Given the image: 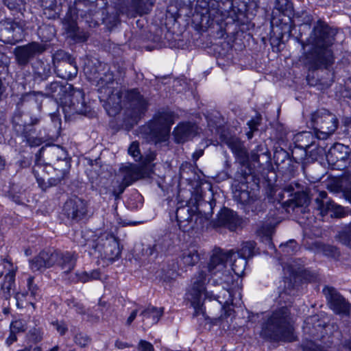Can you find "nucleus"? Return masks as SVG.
<instances>
[{"label": "nucleus", "instance_id": "f257e3e1", "mask_svg": "<svg viewBox=\"0 0 351 351\" xmlns=\"http://www.w3.org/2000/svg\"><path fill=\"white\" fill-rule=\"evenodd\" d=\"M335 32L323 23H318L308 38L311 49L305 55V64L312 69L328 66L334 62L330 47L335 42Z\"/></svg>", "mask_w": 351, "mask_h": 351}, {"label": "nucleus", "instance_id": "f03ea898", "mask_svg": "<svg viewBox=\"0 0 351 351\" xmlns=\"http://www.w3.org/2000/svg\"><path fill=\"white\" fill-rule=\"evenodd\" d=\"M39 157H43L46 162V167H43L40 158H37L33 168V172L40 183L45 178L40 176L41 171L49 168L54 173V176L49 179L51 185H57L68 176L70 169V160L66 151L59 145L43 147L39 150Z\"/></svg>", "mask_w": 351, "mask_h": 351}, {"label": "nucleus", "instance_id": "7ed1b4c3", "mask_svg": "<svg viewBox=\"0 0 351 351\" xmlns=\"http://www.w3.org/2000/svg\"><path fill=\"white\" fill-rule=\"evenodd\" d=\"M234 253L232 250L225 252L219 248L215 249L206 264V269L210 278L213 279L214 285H226L223 286V297L228 296V299L220 300L219 295L214 297L223 306L234 305V299L231 292L229 291V287L234 281L233 276L230 271L226 269L227 262L231 259Z\"/></svg>", "mask_w": 351, "mask_h": 351}, {"label": "nucleus", "instance_id": "20e7f679", "mask_svg": "<svg viewBox=\"0 0 351 351\" xmlns=\"http://www.w3.org/2000/svg\"><path fill=\"white\" fill-rule=\"evenodd\" d=\"M261 336L273 341H295L289 308L282 307L273 312L267 322L263 325Z\"/></svg>", "mask_w": 351, "mask_h": 351}, {"label": "nucleus", "instance_id": "39448f33", "mask_svg": "<svg viewBox=\"0 0 351 351\" xmlns=\"http://www.w3.org/2000/svg\"><path fill=\"white\" fill-rule=\"evenodd\" d=\"M93 73L88 76L90 80L96 82L98 90L103 97H106V106L108 113L111 115L116 114L121 110V89L118 88L117 83L114 81L113 73L109 70L104 69L103 73H99L94 69Z\"/></svg>", "mask_w": 351, "mask_h": 351}, {"label": "nucleus", "instance_id": "423d86ee", "mask_svg": "<svg viewBox=\"0 0 351 351\" xmlns=\"http://www.w3.org/2000/svg\"><path fill=\"white\" fill-rule=\"evenodd\" d=\"M210 275L206 269V265L199 266L197 271L192 276L191 284L187 289L186 297L195 308V315L202 311L200 306L202 297L210 300L215 295L206 291V284L210 281Z\"/></svg>", "mask_w": 351, "mask_h": 351}, {"label": "nucleus", "instance_id": "0eeeda50", "mask_svg": "<svg viewBox=\"0 0 351 351\" xmlns=\"http://www.w3.org/2000/svg\"><path fill=\"white\" fill-rule=\"evenodd\" d=\"M82 245L92 247L99 252L103 258L110 261H115L121 254L118 240L112 232H103L97 239H88Z\"/></svg>", "mask_w": 351, "mask_h": 351}, {"label": "nucleus", "instance_id": "6e6552de", "mask_svg": "<svg viewBox=\"0 0 351 351\" xmlns=\"http://www.w3.org/2000/svg\"><path fill=\"white\" fill-rule=\"evenodd\" d=\"M311 124L316 138L326 140L337 130L338 119L326 109H320L311 114Z\"/></svg>", "mask_w": 351, "mask_h": 351}, {"label": "nucleus", "instance_id": "1a4fd4ad", "mask_svg": "<svg viewBox=\"0 0 351 351\" xmlns=\"http://www.w3.org/2000/svg\"><path fill=\"white\" fill-rule=\"evenodd\" d=\"M176 216L180 228L184 231L194 228L195 225L202 224L206 219L196 206L191 207L183 202L178 204Z\"/></svg>", "mask_w": 351, "mask_h": 351}, {"label": "nucleus", "instance_id": "9d476101", "mask_svg": "<svg viewBox=\"0 0 351 351\" xmlns=\"http://www.w3.org/2000/svg\"><path fill=\"white\" fill-rule=\"evenodd\" d=\"M173 114L170 112H158L150 125V135L155 143L165 142L173 124Z\"/></svg>", "mask_w": 351, "mask_h": 351}, {"label": "nucleus", "instance_id": "9b49d317", "mask_svg": "<svg viewBox=\"0 0 351 351\" xmlns=\"http://www.w3.org/2000/svg\"><path fill=\"white\" fill-rule=\"evenodd\" d=\"M121 109L125 107L132 111V116L139 117L147 109L148 101L137 88L121 90Z\"/></svg>", "mask_w": 351, "mask_h": 351}, {"label": "nucleus", "instance_id": "f8f14e48", "mask_svg": "<svg viewBox=\"0 0 351 351\" xmlns=\"http://www.w3.org/2000/svg\"><path fill=\"white\" fill-rule=\"evenodd\" d=\"M22 116L15 115L13 118V126L14 130L16 134L23 138L25 141L31 146H38L43 141L40 138L34 136L35 130L34 125L37 124L39 120L37 118L33 119L30 123H27L26 121H23Z\"/></svg>", "mask_w": 351, "mask_h": 351}, {"label": "nucleus", "instance_id": "ddd939ff", "mask_svg": "<svg viewBox=\"0 0 351 351\" xmlns=\"http://www.w3.org/2000/svg\"><path fill=\"white\" fill-rule=\"evenodd\" d=\"M84 96L83 92L79 89L72 90L71 93L64 96L62 109L66 115L84 114L87 112V106Z\"/></svg>", "mask_w": 351, "mask_h": 351}, {"label": "nucleus", "instance_id": "4468645a", "mask_svg": "<svg viewBox=\"0 0 351 351\" xmlns=\"http://www.w3.org/2000/svg\"><path fill=\"white\" fill-rule=\"evenodd\" d=\"M323 292L326 295L330 308L336 313L348 315L350 310V304L339 293L332 287L324 289Z\"/></svg>", "mask_w": 351, "mask_h": 351}, {"label": "nucleus", "instance_id": "2eb2a0df", "mask_svg": "<svg viewBox=\"0 0 351 351\" xmlns=\"http://www.w3.org/2000/svg\"><path fill=\"white\" fill-rule=\"evenodd\" d=\"M45 48L38 43H31L26 45L17 47L14 49V54L19 64L26 65L29 60L36 55L43 53Z\"/></svg>", "mask_w": 351, "mask_h": 351}, {"label": "nucleus", "instance_id": "dca6fc26", "mask_svg": "<svg viewBox=\"0 0 351 351\" xmlns=\"http://www.w3.org/2000/svg\"><path fill=\"white\" fill-rule=\"evenodd\" d=\"M57 254L56 251H42L38 255L29 260V267L34 272L43 271L56 265Z\"/></svg>", "mask_w": 351, "mask_h": 351}, {"label": "nucleus", "instance_id": "f3484780", "mask_svg": "<svg viewBox=\"0 0 351 351\" xmlns=\"http://www.w3.org/2000/svg\"><path fill=\"white\" fill-rule=\"evenodd\" d=\"M57 254L56 251H42L38 255L29 260V267L34 272L43 271L56 265Z\"/></svg>", "mask_w": 351, "mask_h": 351}, {"label": "nucleus", "instance_id": "a211bd4d", "mask_svg": "<svg viewBox=\"0 0 351 351\" xmlns=\"http://www.w3.org/2000/svg\"><path fill=\"white\" fill-rule=\"evenodd\" d=\"M123 174L122 183L119 186V191H113V194L117 197L121 194L125 187L130 185L134 181L142 177V171L141 167L137 165H128L121 169Z\"/></svg>", "mask_w": 351, "mask_h": 351}, {"label": "nucleus", "instance_id": "6ab92c4d", "mask_svg": "<svg viewBox=\"0 0 351 351\" xmlns=\"http://www.w3.org/2000/svg\"><path fill=\"white\" fill-rule=\"evenodd\" d=\"M1 265H2L3 269L8 270V273L4 277V281L1 285V292L5 300L8 301L11 296L10 291L14 285L17 267L6 258L1 260Z\"/></svg>", "mask_w": 351, "mask_h": 351}, {"label": "nucleus", "instance_id": "aec40b11", "mask_svg": "<svg viewBox=\"0 0 351 351\" xmlns=\"http://www.w3.org/2000/svg\"><path fill=\"white\" fill-rule=\"evenodd\" d=\"M63 211L69 218L80 219L86 213V205L81 198L73 197L65 202Z\"/></svg>", "mask_w": 351, "mask_h": 351}, {"label": "nucleus", "instance_id": "412c9836", "mask_svg": "<svg viewBox=\"0 0 351 351\" xmlns=\"http://www.w3.org/2000/svg\"><path fill=\"white\" fill-rule=\"evenodd\" d=\"M27 287L30 294H29L28 291L24 290L18 291L15 295L16 306L19 308L26 307L27 304L32 305L35 308L32 298H34L38 295V289L37 285L34 284V277L29 276L27 278Z\"/></svg>", "mask_w": 351, "mask_h": 351}, {"label": "nucleus", "instance_id": "4be33fe9", "mask_svg": "<svg viewBox=\"0 0 351 351\" xmlns=\"http://www.w3.org/2000/svg\"><path fill=\"white\" fill-rule=\"evenodd\" d=\"M326 158L330 163L336 165L340 162L342 164L338 165V167H346L347 160L350 158V147L341 143H336L330 149Z\"/></svg>", "mask_w": 351, "mask_h": 351}, {"label": "nucleus", "instance_id": "5701e85b", "mask_svg": "<svg viewBox=\"0 0 351 351\" xmlns=\"http://www.w3.org/2000/svg\"><path fill=\"white\" fill-rule=\"evenodd\" d=\"M221 139L231 149L239 163L245 165L248 161L247 150L239 138L236 136H221Z\"/></svg>", "mask_w": 351, "mask_h": 351}, {"label": "nucleus", "instance_id": "b1692460", "mask_svg": "<svg viewBox=\"0 0 351 351\" xmlns=\"http://www.w3.org/2000/svg\"><path fill=\"white\" fill-rule=\"evenodd\" d=\"M316 207L320 211L322 216L330 212L331 217L341 218L351 214L350 209H346L344 207L336 204L333 202H324L319 199L316 200Z\"/></svg>", "mask_w": 351, "mask_h": 351}, {"label": "nucleus", "instance_id": "393cba45", "mask_svg": "<svg viewBox=\"0 0 351 351\" xmlns=\"http://www.w3.org/2000/svg\"><path fill=\"white\" fill-rule=\"evenodd\" d=\"M57 254L56 265L60 267L63 274H68L75 267L77 254L75 252L56 251Z\"/></svg>", "mask_w": 351, "mask_h": 351}, {"label": "nucleus", "instance_id": "a878e982", "mask_svg": "<svg viewBox=\"0 0 351 351\" xmlns=\"http://www.w3.org/2000/svg\"><path fill=\"white\" fill-rule=\"evenodd\" d=\"M197 126L186 122L179 124L173 130L175 141L182 143L194 137L197 134Z\"/></svg>", "mask_w": 351, "mask_h": 351}, {"label": "nucleus", "instance_id": "bb28decb", "mask_svg": "<svg viewBox=\"0 0 351 351\" xmlns=\"http://www.w3.org/2000/svg\"><path fill=\"white\" fill-rule=\"evenodd\" d=\"M163 315V308L149 306L140 313L142 326L144 328H150L157 324Z\"/></svg>", "mask_w": 351, "mask_h": 351}, {"label": "nucleus", "instance_id": "cd10ccee", "mask_svg": "<svg viewBox=\"0 0 351 351\" xmlns=\"http://www.w3.org/2000/svg\"><path fill=\"white\" fill-rule=\"evenodd\" d=\"M77 71L75 62L70 57L68 58V60L63 61L58 64L56 69L58 75L67 80L75 77Z\"/></svg>", "mask_w": 351, "mask_h": 351}, {"label": "nucleus", "instance_id": "c85d7f7f", "mask_svg": "<svg viewBox=\"0 0 351 351\" xmlns=\"http://www.w3.org/2000/svg\"><path fill=\"white\" fill-rule=\"evenodd\" d=\"M218 222L221 226L227 227L230 230H234L240 223L237 215L232 210L225 208L221 210L218 217Z\"/></svg>", "mask_w": 351, "mask_h": 351}, {"label": "nucleus", "instance_id": "c756f323", "mask_svg": "<svg viewBox=\"0 0 351 351\" xmlns=\"http://www.w3.org/2000/svg\"><path fill=\"white\" fill-rule=\"evenodd\" d=\"M199 260V256L195 247L182 250L179 259L180 267H193Z\"/></svg>", "mask_w": 351, "mask_h": 351}, {"label": "nucleus", "instance_id": "7c9ffc66", "mask_svg": "<svg viewBox=\"0 0 351 351\" xmlns=\"http://www.w3.org/2000/svg\"><path fill=\"white\" fill-rule=\"evenodd\" d=\"M234 198L239 202L244 205H251L256 202H259L254 193L247 189H237L234 192Z\"/></svg>", "mask_w": 351, "mask_h": 351}, {"label": "nucleus", "instance_id": "2f4dec72", "mask_svg": "<svg viewBox=\"0 0 351 351\" xmlns=\"http://www.w3.org/2000/svg\"><path fill=\"white\" fill-rule=\"evenodd\" d=\"M315 322H319L318 317L317 315L307 317L304 321V325L303 326L304 332L313 337H316L317 336L315 331L322 329L320 324L315 325Z\"/></svg>", "mask_w": 351, "mask_h": 351}, {"label": "nucleus", "instance_id": "473e14b6", "mask_svg": "<svg viewBox=\"0 0 351 351\" xmlns=\"http://www.w3.org/2000/svg\"><path fill=\"white\" fill-rule=\"evenodd\" d=\"M315 138L311 132H303L297 135L296 140L299 147L307 149L314 145Z\"/></svg>", "mask_w": 351, "mask_h": 351}, {"label": "nucleus", "instance_id": "72a5a7b5", "mask_svg": "<svg viewBox=\"0 0 351 351\" xmlns=\"http://www.w3.org/2000/svg\"><path fill=\"white\" fill-rule=\"evenodd\" d=\"M63 27L68 37H70L76 41H81L83 40L79 34L78 27L75 21L66 20L63 23Z\"/></svg>", "mask_w": 351, "mask_h": 351}, {"label": "nucleus", "instance_id": "f704fd0d", "mask_svg": "<svg viewBox=\"0 0 351 351\" xmlns=\"http://www.w3.org/2000/svg\"><path fill=\"white\" fill-rule=\"evenodd\" d=\"M336 239L344 245L351 248V222L342 227L335 236Z\"/></svg>", "mask_w": 351, "mask_h": 351}, {"label": "nucleus", "instance_id": "c9c22d12", "mask_svg": "<svg viewBox=\"0 0 351 351\" xmlns=\"http://www.w3.org/2000/svg\"><path fill=\"white\" fill-rule=\"evenodd\" d=\"M256 243L254 241H247L242 244V247L237 255L247 259L253 256Z\"/></svg>", "mask_w": 351, "mask_h": 351}, {"label": "nucleus", "instance_id": "e433bc0d", "mask_svg": "<svg viewBox=\"0 0 351 351\" xmlns=\"http://www.w3.org/2000/svg\"><path fill=\"white\" fill-rule=\"evenodd\" d=\"M246 265V259L238 256V258L232 264V270L235 275L241 276L244 273Z\"/></svg>", "mask_w": 351, "mask_h": 351}, {"label": "nucleus", "instance_id": "4c0bfd02", "mask_svg": "<svg viewBox=\"0 0 351 351\" xmlns=\"http://www.w3.org/2000/svg\"><path fill=\"white\" fill-rule=\"evenodd\" d=\"M35 71L42 79L47 78L51 73V69L49 64L43 62H38L35 66Z\"/></svg>", "mask_w": 351, "mask_h": 351}, {"label": "nucleus", "instance_id": "58836bf2", "mask_svg": "<svg viewBox=\"0 0 351 351\" xmlns=\"http://www.w3.org/2000/svg\"><path fill=\"white\" fill-rule=\"evenodd\" d=\"M27 329V323L23 319H16L14 320L10 323V330L12 331V332L19 333L23 332Z\"/></svg>", "mask_w": 351, "mask_h": 351}, {"label": "nucleus", "instance_id": "ea45409f", "mask_svg": "<svg viewBox=\"0 0 351 351\" xmlns=\"http://www.w3.org/2000/svg\"><path fill=\"white\" fill-rule=\"evenodd\" d=\"M54 329L61 335H64L68 331V325L64 320H54L51 322Z\"/></svg>", "mask_w": 351, "mask_h": 351}, {"label": "nucleus", "instance_id": "a19ab883", "mask_svg": "<svg viewBox=\"0 0 351 351\" xmlns=\"http://www.w3.org/2000/svg\"><path fill=\"white\" fill-rule=\"evenodd\" d=\"M90 341L89 337L82 332L77 333L74 337L75 343L81 347L87 346Z\"/></svg>", "mask_w": 351, "mask_h": 351}, {"label": "nucleus", "instance_id": "79ce46f5", "mask_svg": "<svg viewBox=\"0 0 351 351\" xmlns=\"http://www.w3.org/2000/svg\"><path fill=\"white\" fill-rule=\"evenodd\" d=\"M274 8L280 12L284 13L291 8L289 0H275Z\"/></svg>", "mask_w": 351, "mask_h": 351}, {"label": "nucleus", "instance_id": "37998d69", "mask_svg": "<svg viewBox=\"0 0 351 351\" xmlns=\"http://www.w3.org/2000/svg\"><path fill=\"white\" fill-rule=\"evenodd\" d=\"M99 278V272L97 270L93 271L90 274L83 272L79 276V280L83 282H86L90 280L97 279Z\"/></svg>", "mask_w": 351, "mask_h": 351}, {"label": "nucleus", "instance_id": "c03bdc74", "mask_svg": "<svg viewBox=\"0 0 351 351\" xmlns=\"http://www.w3.org/2000/svg\"><path fill=\"white\" fill-rule=\"evenodd\" d=\"M280 248L284 253L287 255H291L297 249V245L294 241H289L285 244L280 245Z\"/></svg>", "mask_w": 351, "mask_h": 351}, {"label": "nucleus", "instance_id": "a18cd8bd", "mask_svg": "<svg viewBox=\"0 0 351 351\" xmlns=\"http://www.w3.org/2000/svg\"><path fill=\"white\" fill-rule=\"evenodd\" d=\"M128 153L131 155L135 160L141 159V153L138 147V143L133 142L128 148Z\"/></svg>", "mask_w": 351, "mask_h": 351}, {"label": "nucleus", "instance_id": "49530a36", "mask_svg": "<svg viewBox=\"0 0 351 351\" xmlns=\"http://www.w3.org/2000/svg\"><path fill=\"white\" fill-rule=\"evenodd\" d=\"M137 350L138 351H154V348L151 343L141 339L137 345Z\"/></svg>", "mask_w": 351, "mask_h": 351}, {"label": "nucleus", "instance_id": "de8ad7c7", "mask_svg": "<svg viewBox=\"0 0 351 351\" xmlns=\"http://www.w3.org/2000/svg\"><path fill=\"white\" fill-rule=\"evenodd\" d=\"M258 232L260 234L265 236L268 239H270L273 232V228L271 225L267 226L266 227L262 226L260 228Z\"/></svg>", "mask_w": 351, "mask_h": 351}, {"label": "nucleus", "instance_id": "09e8293b", "mask_svg": "<svg viewBox=\"0 0 351 351\" xmlns=\"http://www.w3.org/2000/svg\"><path fill=\"white\" fill-rule=\"evenodd\" d=\"M71 308H73L75 309L76 312L78 313H84V307L82 304L77 303L75 301H72L69 304Z\"/></svg>", "mask_w": 351, "mask_h": 351}, {"label": "nucleus", "instance_id": "8fccbe9b", "mask_svg": "<svg viewBox=\"0 0 351 351\" xmlns=\"http://www.w3.org/2000/svg\"><path fill=\"white\" fill-rule=\"evenodd\" d=\"M343 193L346 199L351 203V183L349 185L344 186Z\"/></svg>", "mask_w": 351, "mask_h": 351}, {"label": "nucleus", "instance_id": "3c124183", "mask_svg": "<svg viewBox=\"0 0 351 351\" xmlns=\"http://www.w3.org/2000/svg\"><path fill=\"white\" fill-rule=\"evenodd\" d=\"M138 312V309H134L131 312L130 316L128 317V319L126 320L127 326L131 325V324L133 322V321L136 319Z\"/></svg>", "mask_w": 351, "mask_h": 351}, {"label": "nucleus", "instance_id": "603ef678", "mask_svg": "<svg viewBox=\"0 0 351 351\" xmlns=\"http://www.w3.org/2000/svg\"><path fill=\"white\" fill-rule=\"evenodd\" d=\"M16 340H17L16 333L14 332H12V331L10 330V335L6 339V343L8 346H10L14 342H15Z\"/></svg>", "mask_w": 351, "mask_h": 351}, {"label": "nucleus", "instance_id": "864d4df0", "mask_svg": "<svg viewBox=\"0 0 351 351\" xmlns=\"http://www.w3.org/2000/svg\"><path fill=\"white\" fill-rule=\"evenodd\" d=\"M114 346L117 348H118L119 350H123V349L131 347V345H130L127 342H123V341H121L119 340H117L115 341Z\"/></svg>", "mask_w": 351, "mask_h": 351}, {"label": "nucleus", "instance_id": "5fc2aeb1", "mask_svg": "<svg viewBox=\"0 0 351 351\" xmlns=\"http://www.w3.org/2000/svg\"><path fill=\"white\" fill-rule=\"evenodd\" d=\"M61 88V86L56 82H52L49 85V89L51 90V93H55L58 89Z\"/></svg>", "mask_w": 351, "mask_h": 351}, {"label": "nucleus", "instance_id": "6e6d98bb", "mask_svg": "<svg viewBox=\"0 0 351 351\" xmlns=\"http://www.w3.org/2000/svg\"><path fill=\"white\" fill-rule=\"evenodd\" d=\"M327 198V193L326 191H321L319 193V197L315 199V202L317 199H319L323 201L324 202H330L329 200L325 201V199Z\"/></svg>", "mask_w": 351, "mask_h": 351}, {"label": "nucleus", "instance_id": "4d7b16f0", "mask_svg": "<svg viewBox=\"0 0 351 351\" xmlns=\"http://www.w3.org/2000/svg\"><path fill=\"white\" fill-rule=\"evenodd\" d=\"M204 154L203 150L200 149L193 153V158L197 160L199 157H201Z\"/></svg>", "mask_w": 351, "mask_h": 351}, {"label": "nucleus", "instance_id": "13d9d810", "mask_svg": "<svg viewBox=\"0 0 351 351\" xmlns=\"http://www.w3.org/2000/svg\"><path fill=\"white\" fill-rule=\"evenodd\" d=\"M257 123L253 120L248 122V125L250 126L252 130H256Z\"/></svg>", "mask_w": 351, "mask_h": 351}, {"label": "nucleus", "instance_id": "bf43d9fd", "mask_svg": "<svg viewBox=\"0 0 351 351\" xmlns=\"http://www.w3.org/2000/svg\"><path fill=\"white\" fill-rule=\"evenodd\" d=\"M3 305H4L5 306L3 308L2 311H3V313L4 315H8V314L10 313V307H9V305H8H8H5V303H3Z\"/></svg>", "mask_w": 351, "mask_h": 351}, {"label": "nucleus", "instance_id": "052dcab7", "mask_svg": "<svg viewBox=\"0 0 351 351\" xmlns=\"http://www.w3.org/2000/svg\"><path fill=\"white\" fill-rule=\"evenodd\" d=\"M5 166V161L4 160L0 157V169H2Z\"/></svg>", "mask_w": 351, "mask_h": 351}, {"label": "nucleus", "instance_id": "680f3d73", "mask_svg": "<svg viewBox=\"0 0 351 351\" xmlns=\"http://www.w3.org/2000/svg\"><path fill=\"white\" fill-rule=\"evenodd\" d=\"M31 96H40V97H43V95L40 93H36V92H33L32 93L29 94Z\"/></svg>", "mask_w": 351, "mask_h": 351}, {"label": "nucleus", "instance_id": "e2e57ef3", "mask_svg": "<svg viewBox=\"0 0 351 351\" xmlns=\"http://www.w3.org/2000/svg\"><path fill=\"white\" fill-rule=\"evenodd\" d=\"M347 164L351 165V149H350V158L347 160Z\"/></svg>", "mask_w": 351, "mask_h": 351}, {"label": "nucleus", "instance_id": "0e129e2a", "mask_svg": "<svg viewBox=\"0 0 351 351\" xmlns=\"http://www.w3.org/2000/svg\"><path fill=\"white\" fill-rule=\"evenodd\" d=\"M18 27V26L16 25V24H12L10 25V29H12L13 31H14L16 29V28Z\"/></svg>", "mask_w": 351, "mask_h": 351}, {"label": "nucleus", "instance_id": "69168bd1", "mask_svg": "<svg viewBox=\"0 0 351 351\" xmlns=\"http://www.w3.org/2000/svg\"><path fill=\"white\" fill-rule=\"evenodd\" d=\"M59 349V347L58 346H54L51 349H50L49 351H58Z\"/></svg>", "mask_w": 351, "mask_h": 351}, {"label": "nucleus", "instance_id": "338daca9", "mask_svg": "<svg viewBox=\"0 0 351 351\" xmlns=\"http://www.w3.org/2000/svg\"><path fill=\"white\" fill-rule=\"evenodd\" d=\"M31 351H41V348L40 347H35L34 348H33L32 350Z\"/></svg>", "mask_w": 351, "mask_h": 351}, {"label": "nucleus", "instance_id": "774afa93", "mask_svg": "<svg viewBox=\"0 0 351 351\" xmlns=\"http://www.w3.org/2000/svg\"><path fill=\"white\" fill-rule=\"evenodd\" d=\"M19 351H31V349L29 348H25L23 350H20Z\"/></svg>", "mask_w": 351, "mask_h": 351}]
</instances>
